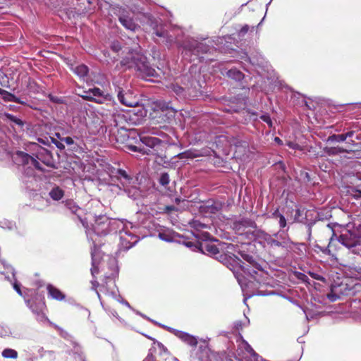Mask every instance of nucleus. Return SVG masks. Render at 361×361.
Here are the masks:
<instances>
[{
	"label": "nucleus",
	"instance_id": "nucleus-1",
	"mask_svg": "<svg viewBox=\"0 0 361 361\" xmlns=\"http://www.w3.org/2000/svg\"><path fill=\"white\" fill-rule=\"evenodd\" d=\"M120 64L124 69H133L142 78L159 75L157 71L150 66L147 58L135 49L130 50Z\"/></svg>",
	"mask_w": 361,
	"mask_h": 361
},
{
	"label": "nucleus",
	"instance_id": "nucleus-2",
	"mask_svg": "<svg viewBox=\"0 0 361 361\" xmlns=\"http://www.w3.org/2000/svg\"><path fill=\"white\" fill-rule=\"evenodd\" d=\"M148 132L149 133V130H144L137 135L139 140L135 141L136 145H133L131 142V140L135 138L134 136L135 133L133 132H130L128 134L126 133V135L128 137L126 147L133 152H137L142 154H149L151 153L150 149L159 145L161 140L154 137L145 135V133Z\"/></svg>",
	"mask_w": 361,
	"mask_h": 361
},
{
	"label": "nucleus",
	"instance_id": "nucleus-3",
	"mask_svg": "<svg viewBox=\"0 0 361 361\" xmlns=\"http://www.w3.org/2000/svg\"><path fill=\"white\" fill-rule=\"evenodd\" d=\"M338 241L356 255L361 252V224H348L342 231Z\"/></svg>",
	"mask_w": 361,
	"mask_h": 361
},
{
	"label": "nucleus",
	"instance_id": "nucleus-4",
	"mask_svg": "<svg viewBox=\"0 0 361 361\" xmlns=\"http://www.w3.org/2000/svg\"><path fill=\"white\" fill-rule=\"evenodd\" d=\"M230 257L229 267L231 268L234 267H239L245 273L253 277L255 280L259 281L258 278L259 272L260 274H263L264 271L262 266L256 262L252 256L249 255H242V257L245 262L238 258L235 255L232 254Z\"/></svg>",
	"mask_w": 361,
	"mask_h": 361
},
{
	"label": "nucleus",
	"instance_id": "nucleus-5",
	"mask_svg": "<svg viewBox=\"0 0 361 361\" xmlns=\"http://www.w3.org/2000/svg\"><path fill=\"white\" fill-rule=\"evenodd\" d=\"M230 257L229 267L231 268L234 267H239L245 273L253 277L255 280L259 281L258 278L259 272L260 274H263L264 271L262 266L256 262L252 256L249 255H242V257L245 262L238 258L235 255L232 254Z\"/></svg>",
	"mask_w": 361,
	"mask_h": 361
},
{
	"label": "nucleus",
	"instance_id": "nucleus-6",
	"mask_svg": "<svg viewBox=\"0 0 361 361\" xmlns=\"http://www.w3.org/2000/svg\"><path fill=\"white\" fill-rule=\"evenodd\" d=\"M234 245L233 244H228L225 243H219L218 245L214 244L204 243L201 244V250L203 252H207L208 255L214 257L219 261L226 264L230 269L229 267L230 257L232 254L230 250H233Z\"/></svg>",
	"mask_w": 361,
	"mask_h": 361
},
{
	"label": "nucleus",
	"instance_id": "nucleus-7",
	"mask_svg": "<svg viewBox=\"0 0 361 361\" xmlns=\"http://www.w3.org/2000/svg\"><path fill=\"white\" fill-rule=\"evenodd\" d=\"M13 161L18 166H23V173L25 177L35 178V169L43 171L39 161L28 154L17 151L13 155Z\"/></svg>",
	"mask_w": 361,
	"mask_h": 361
},
{
	"label": "nucleus",
	"instance_id": "nucleus-8",
	"mask_svg": "<svg viewBox=\"0 0 361 361\" xmlns=\"http://www.w3.org/2000/svg\"><path fill=\"white\" fill-rule=\"evenodd\" d=\"M82 97L86 100L93 101L98 104L106 102L107 104H112L114 103L112 96L109 94H105L98 87L91 88L85 92V95Z\"/></svg>",
	"mask_w": 361,
	"mask_h": 361
},
{
	"label": "nucleus",
	"instance_id": "nucleus-9",
	"mask_svg": "<svg viewBox=\"0 0 361 361\" xmlns=\"http://www.w3.org/2000/svg\"><path fill=\"white\" fill-rule=\"evenodd\" d=\"M183 49L193 55L197 56L200 54L207 53L209 51V46L204 42H199L195 39H188L183 44Z\"/></svg>",
	"mask_w": 361,
	"mask_h": 361
},
{
	"label": "nucleus",
	"instance_id": "nucleus-10",
	"mask_svg": "<svg viewBox=\"0 0 361 361\" xmlns=\"http://www.w3.org/2000/svg\"><path fill=\"white\" fill-rule=\"evenodd\" d=\"M111 221L105 216L97 218L92 224V231L97 235H106L111 231Z\"/></svg>",
	"mask_w": 361,
	"mask_h": 361
},
{
	"label": "nucleus",
	"instance_id": "nucleus-11",
	"mask_svg": "<svg viewBox=\"0 0 361 361\" xmlns=\"http://www.w3.org/2000/svg\"><path fill=\"white\" fill-rule=\"evenodd\" d=\"M154 110L157 114H159V118L164 122L168 121L171 117L174 116V110L169 106V104L164 102H157L154 103Z\"/></svg>",
	"mask_w": 361,
	"mask_h": 361
},
{
	"label": "nucleus",
	"instance_id": "nucleus-12",
	"mask_svg": "<svg viewBox=\"0 0 361 361\" xmlns=\"http://www.w3.org/2000/svg\"><path fill=\"white\" fill-rule=\"evenodd\" d=\"M117 97L119 102L126 106H136L138 104L137 100L133 96V94L128 92H124L123 90L118 87L116 90Z\"/></svg>",
	"mask_w": 361,
	"mask_h": 361
},
{
	"label": "nucleus",
	"instance_id": "nucleus-13",
	"mask_svg": "<svg viewBox=\"0 0 361 361\" xmlns=\"http://www.w3.org/2000/svg\"><path fill=\"white\" fill-rule=\"evenodd\" d=\"M119 235L121 245L126 249L130 248L137 241V236L130 233L126 227L120 231Z\"/></svg>",
	"mask_w": 361,
	"mask_h": 361
},
{
	"label": "nucleus",
	"instance_id": "nucleus-14",
	"mask_svg": "<svg viewBox=\"0 0 361 361\" xmlns=\"http://www.w3.org/2000/svg\"><path fill=\"white\" fill-rule=\"evenodd\" d=\"M168 329L174 334L178 338H180L182 341L187 343L188 345L192 347H196L197 345V339L195 336L190 335L186 332L176 330L171 328H168Z\"/></svg>",
	"mask_w": 361,
	"mask_h": 361
},
{
	"label": "nucleus",
	"instance_id": "nucleus-15",
	"mask_svg": "<svg viewBox=\"0 0 361 361\" xmlns=\"http://www.w3.org/2000/svg\"><path fill=\"white\" fill-rule=\"evenodd\" d=\"M118 19L121 25L127 30L135 32L140 29V26L133 21L132 17L128 13L121 14Z\"/></svg>",
	"mask_w": 361,
	"mask_h": 361
},
{
	"label": "nucleus",
	"instance_id": "nucleus-16",
	"mask_svg": "<svg viewBox=\"0 0 361 361\" xmlns=\"http://www.w3.org/2000/svg\"><path fill=\"white\" fill-rule=\"evenodd\" d=\"M231 145L235 146V154L237 157H242L247 154L248 150V143L247 141L241 140L238 138L233 140Z\"/></svg>",
	"mask_w": 361,
	"mask_h": 361
},
{
	"label": "nucleus",
	"instance_id": "nucleus-17",
	"mask_svg": "<svg viewBox=\"0 0 361 361\" xmlns=\"http://www.w3.org/2000/svg\"><path fill=\"white\" fill-rule=\"evenodd\" d=\"M171 88L176 94L180 97L187 98L192 97L195 96L192 94V91L190 88H185L178 85H172Z\"/></svg>",
	"mask_w": 361,
	"mask_h": 361
},
{
	"label": "nucleus",
	"instance_id": "nucleus-18",
	"mask_svg": "<svg viewBox=\"0 0 361 361\" xmlns=\"http://www.w3.org/2000/svg\"><path fill=\"white\" fill-rule=\"evenodd\" d=\"M264 239L267 241L268 244H269L271 246H276V247H286L288 245L289 243H291V241L289 238L284 239L283 241H279L271 237V235L268 234H265Z\"/></svg>",
	"mask_w": 361,
	"mask_h": 361
},
{
	"label": "nucleus",
	"instance_id": "nucleus-19",
	"mask_svg": "<svg viewBox=\"0 0 361 361\" xmlns=\"http://www.w3.org/2000/svg\"><path fill=\"white\" fill-rule=\"evenodd\" d=\"M47 290L49 295L55 300H63L65 298V295L58 288L52 285L47 286Z\"/></svg>",
	"mask_w": 361,
	"mask_h": 361
},
{
	"label": "nucleus",
	"instance_id": "nucleus-20",
	"mask_svg": "<svg viewBox=\"0 0 361 361\" xmlns=\"http://www.w3.org/2000/svg\"><path fill=\"white\" fill-rule=\"evenodd\" d=\"M150 21H151L150 25L154 30V34L157 37H164V38L168 37V32L166 30H163L162 28L159 29L158 23L157 20L150 19Z\"/></svg>",
	"mask_w": 361,
	"mask_h": 361
},
{
	"label": "nucleus",
	"instance_id": "nucleus-21",
	"mask_svg": "<svg viewBox=\"0 0 361 361\" xmlns=\"http://www.w3.org/2000/svg\"><path fill=\"white\" fill-rule=\"evenodd\" d=\"M3 118L4 121H11L20 127H23L24 126V122L22 120L9 113H4Z\"/></svg>",
	"mask_w": 361,
	"mask_h": 361
},
{
	"label": "nucleus",
	"instance_id": "nucleus-22",
	"mask_svg": "<svg viewBox=\"0 0 361 361\" xmlns=\"http://www.w3.org/2000/svg\"><path fill=\"white\" fill-rule=\"evenodd\" d=\"M324 151L329 156L337 155L341 153L348 152L349 151L340 147H325Z\"/></svg>",
	"mask_w": 361,
	"mask_h": 361
},
{
	"label": "nucleus",
	"instance_id": "nucleus-23",
	"mask_svg": "<svg viewBox=\"0 0 361 361\" xmlns=\"http://www.w3.org/2000/svg\"><path fill=\"white\" fill-rule=\"evenodd\" d=\"M130 183L125 184V186H123L124 188V191L128 194V197L135 199L140 195V191L137 188L135 187H130Z\"/></svg>",
	"mask_w": 361,
	"mask_h": 361
},
{
	"label": "nucleus",
	"instance_id": "nucleus-24",
	"mask_svg": "<svg viewBox=\"0 0 361 361\" xmlns=\"http://www.w3.org/2000/svg\"><path fill=\"white\" fill-rule=\"evenodd\" d=\"M226 74L228 77L237 81L241 80L244 77L243 73L235 68L228 71Z\"/></svg>",
	"mask_w": 361,
	"mask_h": 361
},
{
	"label": "nucleus",
	"instance_id": "nucleus-25",
	"mask_svg": "<svg viewBox=\"0 0 361 361\" xmlns=\"http://www.w3.org/2000/svg\"><path fill=\"white\" fill-rule=\"evenodd\" d=\"M118 176L121 180V183L123 186H125V184L130 183V180L132 178L127 174V173L124 170L119 169L118 170Z\"/></svg>",
	"mask_w": 361,
	"mask_h": 361
},
{
	"label": "nucleus",
	"instance_id": "nucleus-26",
	"mask_svg": "<svg viewBox=\"0 0 361 361\" xmlns=\"http://www.w3.org/2000/svg\"><path fill=\"white\" fill-rule=\"evenodd\" d=\"M200 156V154L196 150H187L180 153L178 157L179 159H193Z\"/></svg>",
	"mask_w": 361,
	"mask_h": 361
},
{
	"label": "nucleus",
	"instance_id": "nucleus-27",
	"mask_svg": "<svg viewBox=\"0 0 361 361\" xmlns=\"http://www.w3.org/2000/svg\"><path fill=\"white\" fill-rule=\"evenodd\" d=\"M272 217L274 219H279L280 228H283L286 226V219L285 216L279 212V209H276L274 212L272 213Z\"/></svg>",
	"mask_w": 361,
	"mask_h": 361
},
{
	"label": "nucleus",
	"instance_id": "nucleus-28",
	"mask_svg": "<svg viewBox=\"0 0 361 361\" xmlns=\"http://www.w3.org/2000/svg\"><path fill=\"white\" fill-rule=\"evenodd\" d=\"M74 72L80 78H85L87 75L88 73V68L85 65L81 64L76 66L74 68Z\"/></svg>",
	"mask_w": 361,
	"mask_h": 361
},
{
	"label": "nucleus",
	"instance_id": "nucleus-29",
	"mask_svg": "<svg viewBox=\"0 0 361 361\" xmlns=\"http://www.w3.org/2000/svg\"><path fill=\"white\" fill-rule=\"evenodd\" d=\"M50 197L54 200H59L63 196V191L59 187L54 188L49 192Z\"/></svg>",
	"mask_w": 361,
	"mask_h": 361
},
{
	"label": "nucleus",
	"instance_id": "nucleus-30",
	"mask_svg": "<svg viewBox=\"0 0 361 361\" xmlns=\"http://www.w3.org/2000/svg\"><path fill=\"white\" fill-rule=\"evenodd\" d=\"M243 226V227H250V228H255L256 224L254 221L248 219H243L240 221H239L238 224H235V227L237 226Z\"/></svg>",
	"mask_w": 361,
	"mask_h": 361
},
{
	"label": "nucleus",
	"instance_id": "nucleus-31",
	"mask_svg": "<svg viewBox=\"0 0 361 361\" xmlns=\"http://www.w3.org/2000/svg\"><path fill=\"white\" fill-rule=\"evenodd\" d=\"M2 356L5 358L16 359L18 357V353L13 349L6 348L2 352Z\"/></svg>",
	"mask_w": 361,
	"mask_h": 361
},
{
	"label": "nucleus",
	"instance_id": "nucleus-32",
	"mask_svg": "<svg viewBox=\"0 0 361 361\" xmlns=\"http://www.w3.org/2000/svg\"><path fill=\"white\" fill-rule=\"evenodd\" d=\"M190 226L197 231H201L202 229L207 228L209 226L200 222L198 220H193L190 223Z\"/></svg>",
	"mask_w": 361,
	"mask_h": 361
},
{
	"label": "nucleus",
	"instance_id": "nucleus-33",
	"mask_svg": "<svg viewBox=\"0 0 361 361\" xmlns=\"http://www.w3.org/2000/svg\"><path fill=\"white\" fill-rule=\"evenodd\" d=\"M345 141V137H343V134H341V135H336V134H333L331 135H330L328 139H327V142H344Z\"/></svg>",
	"mask_w": 361,
	"mask_h": 361
},
{
	"label": "nucleus",
	"instance_id": "nucleus-34",
	"mask_svg": "<svg viewBox=\"0 0 361 361\" xmlns=\"http://www.w3.org/2000/svg\"><path fill=\"white\" fill-rule=\"evenodd\" d=\"M170 179L169 176L167 173H162L159 178V183L161 185L165 186L169 183Z\"/></svg>",
	"mask_w": 361,
	"mask_h": 361
},
{
	"label": "nucleus",
	"instance_id": "nucleus-35",
	"mask_svg": "<svg viewBox=\"0 0 361 361\" xmlns=\"http://www.w3.org/2000/svg\"><path fill=\"white\" fill-rule=\"evenodd\" d=\"M110 288H111V287L110 286L109 287V285L106 283V286H104V285L102 286L100 291L104 292L106 294H110L114 298H115L116 296V292L115 291V290H111V291H109V289H110Z\"/></svg>",
	"mask_w": 361,
	"mask_h": 361
},
{
	"label": "nucleus",
	"instance_id": "nucleus-36",
	"mask_svg": "<svg viewBox=\"0 0 361 361\" xmlns=\"http://www.w3.org/2000/svg\"><path fill=\"white\" fill-rule=\"evenodd\" d=\"M66 206L71 211L72 213L75 214L78 216V212L80 209L78 206H76L73 202H68L66 203Z\"/></svg>",
	"mask_w": 361,
	"mask_h": 361
},
{
	"label": "nucleus",
	"instance_id": "nucleus-37",
	"mask_svg": "<svg viewBox=\"0 0 361 361\" xmlns=\"http://www.w3.org/2000/svg\"><path fill=\"white\" fill-rule=\"evenodd\" d=\"M315 248L319 250V251H321L324 255H331V250H329V246H327L326 247H323L319 245H316Z\"/></svg>",
	"mask_w": 361,
	"mask_h": 361
},
{
	"label": "nucleus",
	"instance_id": "nucleus-38",
	"mask_svg": "<svg viewBox=\"0 0 361 361\" xmlns=\"http://www.w3.org/2000/svg\"><path fill=\"white\" fill-rule=\"evenodd\" d=\"M60 140H61V142H65L68 145H71L74 144V140L71 137H61Z\"/></svg>",
	"mask_w": 361,
	"mask_h": 361
},
{
	"label": "nucleus",
	"instance_id": "nucleus-39",
	"mask_svg": "<svg viewBox=\"0 0 361 361\" xmlns=\"http://www.w3.org/2000/svg\"><path fill=\"white\" fill-rule=\"evenodd\" d=\"M159 237L165 241H171L172 238L166 233H159Z\"/></svg>",
	"mask_w": 361,
	"mask_h": 361
},
{
	"label": "nucleus",
	"instance_id": "nucleus-40",
	"mask_svg": "<svg viewBox=\"0 0 361 361\" xmlns=\"http://www.w3.org/2000/svg\"><path fill=\"white\" fill-rule=\"evenodd\" d=\"M49 97L51 102L57 103V104H61L63 102V99L61 98H59L56 96H53L51 94H49Z\"/></svg>",
	"mask_w": 361,
	"mask_h": 361
},
{
	"label": "nucleus",
	"instance_id": "nucleus-41",
	"mask_svg": "<svg viewBox=\"0 0 361 361\" xmlns=\"http://www.w3.org/2000/svg\"><path fill=\"white\" fill-rule=\"evenodd\" d=\"M4 92H5L6 94V99L8 102H13V99H16V96H15L14 94H11V93H9L5 90H3Z\"/></svg>",
	"mask_w": 361,
	"mask_h": 361
},
{
	"label": "nucleus",
	"instance_id": "nucleus-42",
	"mask_svg": "<svg viewBox=\"0 0 361 361\" xmlns=\"http://www.w3.org/2000/svg\"><path fill=\"white\" fill-rule=\"evenodd\" d=\"M111 49L115 51L118 52L121 49V45L118 42H114L111 45Z\"/></svg>",
	"mask_w": 361,
	"mask_h": 361
},
{
	"label": "nucleus",
	"instance_id": "nucleus-43",
	"mask_svg": "<svg viewBox=\"0 0 361 361\" xmlns=\"http://www.w3.org/2000/svg\"><path fill=\"white\" fill-rule=\"evenodd\" d=\"M249 30V26L247 25H244L239 32L240 36H244Z\"/></svg>",
	"mask_w": 361,
	"mask_h": 361
},
{
	"label": "nucleus",
	"instance_id": "nucleus-44",
	"mask_svg": "<svg viewBox=\"0 0 361 361\" xmlns=\"http://www.w3.org/2000/svg\"><path fill=\"white\" fill-rule=\"evenodd\" d=\"M92 255L93 256V252H92ZM92 274L94 276L95 274L98 273V269L94 264V259L92 258V268L91 269Z\"/></svg>",
	"mask_w": 361,
	"mask_h": 361
},
{
	"label": "nucleus",
	"instance_id": "nucleus-45",
	"mask_svg": "<svg viewBox=\"0 0 361 361\" xmlns=\"http://www.w3.org/2000/svg\"><path fill=\"white\" fill-rule=\"evenodd\" d=\"M288 145L289 146V147L293 149H300V146L297 143H295V142H289L288 143Z\"/></svg>",
	"mask_w": 361,
	"mask_h": 361
},
{
	"label": "nucleus",
	"instance_id": "nucleus-46",
	"mask_svg": "<svg viewBox=\"0 0 361 361\" xmlns=\"http://www.w3.org/2000/svg\"><path fill=\"white\" fill-rule=\"evenodd\" d=\"M13 288L14 289L16 290V291L20 295H23V293H22V291L20 290V285L18 284V283H14L13 285Z\"/></svg>",
	"mask_w": 361,
	"mask_h": 361
},
{
	"label": "nucleus",
	"instance_id": "nucleus-47",
	"mask_svg": "<svg viewBox=\"0 0 361 361\" xmlns=\"http://www.w3.org/2000/svg\"><path fill=\"white\" fill-rule=\"evenodd\" d=\"M242 326H243V324H242V322L240 321H236L234 323V327L237 330H239V329H242Z\"/></svg>",
	"mask_w": 361,
	"mask_h": 361
},
{
	"label": "nucleus",
	"instance_id": "nucleus-48",
	"mask_svg": "<svg viewBox=\"0 0 361 361\" xmlns=\"http://www.w3.org/2000/svg\"><path fill=\"white\" fill-rule=\"evenodd\" d=\"M301 216V212L299 209L295 210V214L294 216V221H297L298 219Z\"/></svg>",
	"mask_w": 361,
	"mask_h": 361
},
{
	"label": "nucleus",
	"instance_id": "nucleus-49",
	"mask_svg": "<svg viewBox=\"0 0 361 361\" xmlns=\"http://www.w3.org/2000/svg\"><path fill=\"white\" fill-rule=\"evenodd\" d=\"M262 118L264 121L267 122L268 124H269L270 126L271 125V119L269 116H262Z\"/></svg>",
	"mask_w": 361,
	"mask_h": 361
},
{
	"label": "nucleus",
	"instance_id": "nucleus-50",
	"mask_svg": "<svg viewBox=\"0 0 361 361\" xmlns=\"http://www.w3.org/2000/svg\"><path fill=\"white\" fill-rule=\"evenodd\" d=\"M354 134V132L353 131H349L345 134H343V137H345V140L348 138V137H351Z\"/></svg>",
	"mask_w": 361,
	"mask_h": 361
},
{
	"label": "nucleus",
	"instance_id": "nucleus-51",
	"mask_svg": "<svg viewBox=\"0 0 361 361\" xmlns=\"http://www.w3.org/2000/svg\"><path fill=\"white\" fill-rule=\"evenodd\" d=\"M56 144V146L60 149H63L65 148V146L62 143V142H57L55 143Z\"/></svg>",
	"mask_w": 361,
	"mask_h": 361
},
{
	"label": "nucleus",
	"instance_id": "nucleus-52",
	"mask_svg": "<svg viewBox=\"0 0 361 361\" xmlns=\"http://www.w3.org/2000/svg\"><path fill=\"white\" fill-rule=\"evenodd\" d=\"M312 223L308 224V238L310 239L312 235Z\"/></svg>",
	"mask_w": 361,
	"mask_h": 361
},
{
	"label": "nucleus",
	"instance_id": "nucleus-53",
	"mask_svg": "<svg viewBox=\"0 0 361 361\" xmlns=\"http://www.w3.org/2000/svg\"><path fill=\"white\" fill-rule=\"evenodd\" d=\"M13 102L20 104H24L25 102L22 101L20 98L16 97V99H13Z\"/></svg>",
	"mask_w": 361,
	"mask_h": 361
},
{
	"label": "nucleus",
	"instance_id": "nucleus-54",
	"mask_svg": "<svg viewBox=\"0 0 361 361\" xmlns=\"http://www.w3.org/2000/svg\"><path fill=\"white\" fill-rule=\"evenodd\" d=\"M92 288L94 290H96V288L99 286V283L97 281H92Z\"/></svg>",
	"mask_w": 361,
	"mask_h": 361
},
{
	"label": "nucleus",
	"instance_id": "nucleus-55",
	"mask_svg": "<svg viewBox=\"0 0 361 361\" xmlns=\"http://www.w3.org/2000/svg\"><path fill=\"white\" fill-rule=\"evenodd\" d=\"M202 235L204 240H207L209 238V233L207 232L203 233Z\"/></svg>",
	"mask_w": 361,
	"mask_h": 361
},
{
	"label": "nucleus",
	"instance_id": "nucleus-56",
	"mask_svg": "<svg viewBox=\"0 0 361 361\" xmlns=\"http://www.w3.org/2000/svg\"><path fill=\"white\" fill-rule=\"evenodd\" d=\"M328 298H329V299L330 300H331V301H335V300H336V296H334V295H329Z\"/></svg>",
	"mask_w": 361,
	"mask_h": 361
},
{
	"label": "nucleus",
	"instance_id": "nucleus-57",
	"mask_svg": "<svg viewBox=\"0 0 361 361\" xmlns=\"http://www.w3.org/2000/svg\"><path fill=\"white\" fill-rule=\"evenodd\" d=\"M235 277H236L238 283L242 286V279H241V278L239 276H238V275H235Z\"/></svg>",
	"mask_w": 361,
	"mask_h": 361
},
{
	"label": "nucleus",
	"instance_id": "nucleus-58",
	"mask_svg": "<svg viewBox=\"0 0 361 361\" xmlns=\"http://www.w3.org/2000/svg\"><path fill=\"white\" fill-rule=\"evenodd\" d=\"M325 228L326 229H328V230H331L333 231V229L330 226L329 224H326V226H325Z\"/></svg>",
	"mask_w": 361,
	"mask_h": 361
},
{
	"label": "nucleus",
	"instance_id": "nucleus-59",
	"mask_svg": "<svg viewBox=\"0 0 361 361\" xmlns=\"http://www.w3.org/2000/svg\"><path fill=\"white\" fill-rule=\"evenodd\" d=\"M180 201H181L180 198L177 197L175 199V202L176 204H179L180 202Z\"/></svg>",
	"mask_w": 361,
	"mask_h": 361
},
{
	"label": "nucleus",
	"instance_id": "nucleus-60",
	"mask_svg": "<svg viewBox=\"0 0 361 361\" xmlns=\"http://www.w3.org/2000/svg\"><path fill=\"white\" fill-rule=\"evenodd\" d=\"M314 279H317V280H320V281H323L324 280V278L322 276H315Z\"/></svg>",
	"mask_w": 361,
	"mask_h": 361
},
{
	"label": "nucleus",
	"instance_id": "nucleus-61",
	"mask_svg": "<svg viewBox=\"0 0 361 361\" xmlns=\"http://www.w3.org/2000/svg\"><path fill=\"white\" fill-rule=\"evenodd\" d=\"M275 141H276V142H279H279H281V140H280V138H279V137H275Z\"/></svg>",
	"mask_w": 361,
	"mask_h": 361
},
{
	"label": "nucleus",
	"instance_id": "nucleus-62",
	"mask_svg": "<svg viewBox=\"0 0 361 361\" xmlns=\"http://www.w3.org/2000/svg\"><path fill=\"white\" fill-rule=\"evenodd\" d=\"M356 271L358 272V273H361V267H357L356 269Z\"/></svg>",
	"mask_w": 361,
	"mask_h": 361
},
{
	"label": "nucleus",
	"instance_id": "nucleus-63",
	"mask_svg": "<svg viewBox=\"0 0 361 361\" xmlns=\"http://www.w3.org/2000/svg\"><path fill=\"white\" fill-rule=\"evenodd\" d=\"M114 123H115V126H118V123H117V119L116 118H114Z\"/></svg>",
	"mask_w": 361,
	"mask_h": 361
},
{
	"label": "nucleus",
	"instance_id": "nucleus-64",
	"mask_svg": "<svg viewBox=\"0 0 361 361\" xmlns=\"http://www.w3.org/2000/svg\"><path fill=\"white\" fill-rule=\"evenodd\" d=\"M167 209H168V210H173V207H167Z\"/></svg>",
	"mask_w": 361,
	"mask_h": 361
}]
</instances>
